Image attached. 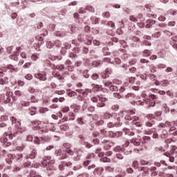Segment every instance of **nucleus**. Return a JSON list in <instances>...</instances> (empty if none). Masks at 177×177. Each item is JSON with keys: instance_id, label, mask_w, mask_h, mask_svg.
I'll use <instances>...</instances> for the list:
<instances>
[{"instance_id": "nucleus-1", "label": "nucleus", "mask_w": 177, "mask_h": 177, "mask_svg": "<svg viewBox=\"0 0 177 177\" xmlns=\"http://www.w3.org/2000/svg\"><path fill=\"white\" fill-rule=\"evenodd\" d=\"M10 121L12 124V125H15L16 129H17L15 133H4L3 136H9L10 139L13 140L15 138H17V139L20 140L21 138L19 136V133H23L24 131H26L24 129L21 127V123L20 121L17 120L16 118L15 117H11L10 118Z\"/></svg>"}, {"instance_id": "nucleus-2", "label": "nucleus", "mask_w": 177, "mask_h": 177, "mask_svg": "<svg viewBox=\"0 0 177 177\" xmlns=\"http://www.w3.org/2000/svg\"><path fill=\"white\" fill-rule=\"evenodd\" d=\"M32 124L35 125L33 127V129H35V131H39V133H43L44 132L46 133L48 132V131H55V125H53V124L52 123H49L48 124L46 127H41L38 125H41V122H38V121H33L32 122Z\"/></svg>"}, {"instance_id": "nucleus-3", "label": "nucleus", "mask_w": 177, "mask_h": 177, "mask_svg": "<svg viewBox=\"0 0 177 177\" xmlns=\"http://www.w3.org/2000/svg\"><path fill=\"white\" fill-rule=\"evenodd\" d=\"M73 165L72 162H62L59 165V170L63 171V176L66 177L68 176V175H73V171L70 170V168H71V166Z\"/></svg>"}, {"instance_id": "nucleus-4", "label": "nucleus", "mask_w": 177, "mask_h": 177, "mask_svg": "<svg viewBox=\"0 0 177 177\" xmlns=\"http://www.w3.org/2000/svg\"><path fill=\"white\" fill-rule=\"evenodd\" d=\"M91 100L93 101V103H96L97 107H104V106H106V102H107L108 100L103 96L97 95L95 97H91Z\"/></svg>"}, {"instance_id": "nucleus-5", "label": "nucleus", "mask_w": 177, "mask_h": 177, "mask_svg": "<svg viewBox=\"0 0 177 177\" xmlns=\"http://www.w3.org/2000/svg\"><path fill=\"white\" fill-rule=\"evenodd\" d=\"M133 168L138 169L140 172V175H138V177H140V175H142V176H147L149 169L145 167H139V162L137 160L133 162Z\"/></svg>"}, {"instance_id": "nucleus-6", "label": "nucleus", "mask_w": 177, "mask_h": 177, "mask_svg": "<svg viewBox=\"0 0 177 177\" xmlns=\"http://www.w3.org/2000/svg\"><path fill=\"white\" fill-rule=\"evenodd\" d=\"M129 20L131 21H133L134 23H138L140 28H145V24H143L145 18H143V15L140 14L137 16V17H135L134 16L131 15L129 17Z\"/></svg>"}, {"instance_id": "nucleus-7", "label": "nucleus", "mask_w": 177, "mask_h": 177, "mask_svg": "<svg viewBox=\"0 0 177 177\" xmlns=\"http://www.w3.org/2000/svg\"><path fill=\"white\" fill-rule=\"evenodd\" d=\"M124 115V112L121 111L118 114L117 113H113L112 118L111 121H112L115 127H121V117Z\"/></svg>"}, {"instance_id": "nucleus-8", "label": "nucleus", "mask_w": 177, "mask_h": 177, "mask_svg": "<svg viewBox=\"0 0 177 177\" xmlns=\"http://www.w3.org/2000/svg\"><path fill=\"white\" fill-rule=\"evenodd\" d=\"M96 153L97 154H98L99 157H102L104 162H110V158H107V156L110 157V156L113 154V152L109 151H107L106 154H104L102 152H100V150L98 149L96 151Z\"/></svg>"}, {"instance_id": "nucleus-9", "label": "nucleus", "mask_w": 177, "mask_h": 177, "mask_svg": "<svg viewBox=\"0 0 177 177\" xmlns=\"http://www.w3.org/2000/svg\"><path fill=\"white\" fill-rule=\"evenodd\" d=\"M129 146V141H127L124 145H123V147H121L120 146L116 147L114 148V150L117 151H124L127 155L131 154V150L130 151H126L127 147Z\"/></svg>"}, {"instance_id": "nucleus-10", "label": "nucleus", "mask_w": 177, "mask_h": 177, "mask_svg": "<svg viewBox=\"0 0 177 177\" xmlns=\"http://www.w3.org/2000/svg\"><path fill=\"white\" fill-rule=\"evenodd\" d=\"M41 164L44 167H48H48H53L55 160L52 159V157L48 156L41 162Z\"/></svg>"}, {"instance_id": "nucleus-11", "label": "nucleus", "mask_w": 177, "mask_h": 177, "mask_svg": "<svg viewBox=\"0 0 177 177\" xmlns=\"http://www.w3.org/2000/svg\"><path fill=\"white\" fill-rule=\"evenodd\" d=\"M35 78H37L40 81H46L48 77H46V72L41 71L35 74Z\"/></svg>"}, {"instance_id": "nucleus-12", "label": "nucleus", "mask_w": 177, "mask_h": 177, "mask_svg": "<svg viewBox=\"0 0 177 177\" xmlns=\"http://www.w3.org/2000/svg\"><path fill=\"white\" fill-rule=\"evenodd\" d=\"M50 140L49 138H44V137H35V142L37 145H41V143H45V142H48Z\"/></svg>"}, {"instance_id": "nucleus-13", "label": "nucleus", "mask_w": 177, "mask_h": 177, "mask_svg": "<svg viewBox=\"0 0 177 177\" xmlns=\"http://www.w3.org/2000/svg\"><path fill=\"white\" fill-rule=\"evenodd\" d=\"M55 154L56 156L61 157V160H64V158H66V151H62L60 149H58L55 151Z\"/></svg>"}, {"instance_id": "nucleus-14", "label": "nucleus", "mask_w": 177, "mask_h": 177, "mask_svg": "<svg viewBox=\"0 0 177 177\" xmlns=\"http://www.w3.org/2000/svg\"><path fill=\"white\" fill-rule=\"evenodd\" d=\"M102 82L104 84V86L106 88H110V86H111V85L113 84V82L107 79V77H103Z\"/></svg>"}, {"instance_id": "nucleus-15", "label": "nucleus", "mask_w": 177, "mask_h": 177, "mask_svg": "<svg viewBox=\"0 0 177 177\" xmlns=\"http://www.w3.org/2000/svg\"><path fill=\"white\" fill-rule=\"evenodd\" d=\"M110 74H111V68H106L105 71L102 73V78H109L110 77Z\"/></svg>"}, {"instance_id": "nucleus-16", "label": "nucleus", "mask_w": 177, "mask_h": 177, "mask_svg": "<svg viewBox=\"0 0 177 177\" xmlns=\"http://www.w3.org/2000/svg\"><path fill=\"white\" fill-rule=\"evenodd\" d=\"M145 104H147L150 107H154L156 106V101H152L150 99H147L144 101Z\"/></svg>"}, {"instance_id": "nucleus-17", "label": "nucleus", "mask_w": 177, "mask_h": 177, "mask_svg": "<svg viewBox=\"0 0 177 177\" xmlns=\"http://www.w3.org/2000/svg\"><path fill=\"white\" fill-rule=\"evenodd\" d=\"M147 24L146 25L144 26V27H145L146 28H150V27H151V26H153V24H156V21L153 20V19H148L147 21Z\"/></svg>"}, {"instance_id": "nucleus-18", "label": "nucleus", "mask_w": 177, "mask_h": 177, "mask_svg": "<svg viewBox=\"0 0 177 177\" xmlns=\"http://www.w3.org/2000/svg\"><path fill=\"white\" fill-rule=\"evenodd\" d=\"M28 91L30 92V93H35L36 96H38V95H41V91L39 89L30 88L28 89Z\"/></svg>"}, {"instance_id": "nucleus-19", "label": "nucleus", "mask_w": 177, "mask_h": 177, "mask_svg": "<svg viewBox=\"0 0 177 177\" xmlns=\"http://www.w3.org/2000/svg\"><path fill=\"white\" fill-rule=\"evenodd\" d=\"M110 135L111 136H112V138H120V136H122V132L118 131V132L114 133L113 131H111Z\"/></svg>"}, {"instance_id": "nucleus-20", "label": "nucleus", "mask_w": 177, "mask_h": 177, "mask_svg": "<svg viewBox=\"0 0 177 177\" xmlns=\"http://www.w3.org/2000/svg\"><path fill=\"white\" fill-rule=\"evenodd\" d=\"M131 142L134 145V146H139L140 145V139L139 138H134L131 140Z\"/></svg>"}, {"instance_id": "nucleus-21", "label": "nucleus", "mask_w": 177, "mask_h": 177, "mask_svg": "<svg viewBox=\"0 0 177 177\" xmlns=\"http://www.w3.org/2000/svg\"><path fill=\"white\" fill-rule=\"evenodd\" d=\"M161 164L162 165H165V167L168 165L167 164V162H165V160H161L160 162H155V167L160 168V167H161Z\"/></svg>"}, {"instance_id": "nucleus-22", "label": "nucleus", "mask_w": 177, "mask_h": 177, "mask_svg": "<svg viewBox=\"0 0 177 177\" xmlns=\"http://www.w3.org/2000/svg\"><path fill=\"white\" fill-rule=\"evenodd\" d=\"M102 143H104V149H110V147L111 146V145H113V143L110 142V141H104L102 142Z\"/></svg>"}, {"instance_id": "nucleus-23", "label": "nucleus", "mask_w": 177, "mask_h": 177, "mask_svg": "<svg viewBox=\"0 0 177 177\" xmlns=\"http://www.w3.org/2000/svg\"><path fill=\"white\" fill-rule=\"evenodd\" d=\"M92 24H97V23H99V20H100V19L96 17H93L91 18Z\"/></svg>"}, {"instance_id": "nucleus-24", "label": "nucleus", "mask_w": 177, "mask_h": 177, "mask_svg": "<svg viewBox=\"0 0 177 177\" xmlns=\"http://www.w3.org/2000/svg\"><path fill=\"white\" fill-rule=\"evenodd\" d=\"M109 89L112 92H118V86H115L114 84H112L111 86H110Z\"/></svg>"}, {"instance_id": "nucleus-25", "label": "nucleus", "mask_w": 177, "mask_h": 177, "mask_svg": "<svg viewBox=\"0 0 177 177\" xmlns=\"http://www.w3.org/2000/svg\"><path fill=\"white\" fill-rule=\"evenodd\" d=\"M35 157H37V151L33 149L32 151V153L29 156V158H31V160H34V158H35Z\"/></svg>"}, {"instance_id": "nucleus-26", "label": "nucleus", "mask_w": 177, "mask_h": 177, "mask_svg": "<svg viewBox=\"0 0 177 177\" xmlns=\"http://www.w3.org/2000/svg\"><path fill=\"white\" fill-rule=\"evenodd\" d=\"M124 132L126 135H129V136H133L135 135V133L133 131H131L129 129H125Z\"/></svg>"}, {"instance_id": "nucleus-27", "label": "nucleus", "mask_w": 177, "mask_h": 177, "mask_svg": "<svg viewBox=\"0 0 177 177\" xmlns=\"http://www.w3.org/2000/svg\"><path fill=\"white\" fill-rule=\"evenodd\" d=\"M104 169L102 167H99L98 169H95L94 171V174H97V175H102V172H103Z\"/></svg>"}, {"instance_id": "nucleus-28", "label": "nucleus", "mask_w": 177, "mask_h": 177, "mask_svg": "<svg viewBox=\"0 0 177 177\" xmlns=\"http://www.w3.org/2000/svg\"><path fill=\"white\" fill-rule=\"evenodd\" d=\"M124 112V111H123ZM124 114H125L124 120H127L128 121H132V116L131 115H129L128 112H124Z\"/></svg>"}, {"instance_id": "nucleus-29", "label": "nucleus", "mask_w": 177, "mask_h": 177, "mask_svg": "<svg viewBox=\"0 0 177 177\" xmlns=\"http://www.w3.org/2000/svg\"><path fill=\"white\" fill-rule=\"evenodd\" d=\"M104 118L105 120H111V118H113V114H110L109 113H106L104 115Z\"/></svg>"}, {"instance_id": "nucleus-30", "label": "nucleus", "mask_w": 177, "mask_h": 177, "mask_svg": "<svg viewBox=\"0 0 177 177\" xmlns=\"http://www.w3.org/2000/svg\"><path fill=\"white\" fill-rule=\"evenodd\" d=\"M7 67L12 73H16L17 71V68H15L12 65H8Z\"/></svg>"}, {"instance_id": "nucleus-31", "label": "nucleus", "mask_w": 177, "mask_h": 177, "mask_svg": "<svg viewBox=\"0 0 177 177\" xmlns=\"http://www.w3.org/2000/svg\"><path fill=\"white\" fill-rule=\"evenodd\" d=\"M68 95L70 96V97H73V96H77V93L75 91H73L71 90L68 91Z\"/></svg>"}, {"instance_id": "nucleus-32", "label": "nucleus", "mask_w": 177, "mask_h": 177, "mask_svg": "<svg viewBox=\"0 0 177 177\" xmlns=\"http://www.w3.org/2000/svg\"><path fill=\"white\" fill-rule=\"evenodd\" d=\"M161 85H162V86L167 87V86H168V85H169V81H168V80H162L161 82Z\"/></svg>"}, {"instance_id": "nucleus-33", "label": "nucleus", "mask_w": 177, "mask_h": 177, "mask_svg": "<svg viewBox=\"0 0 177 177\" xmlns=\"http://www.w3.org/2000/svg\"><path fill=\"white\" fill-rule=\"evenodd\" d=\"M55 77L56 78H57V80H59V81H62V82H64V77H63V75H60V74H55Z\"/></svg>"}, {"instance_id": "nucleus-34", "label": "nucleus", "mask_w": 177, "mask_h": 177, "mask_svg": "<svg viewBox=\"0 0 177 177\" xmlns=\"http://www.w3.org/2000/svg\"><path fill=\"white\" fill-rule=\"evenodd\" d=\"M153 38H160L161 37V32H157L153 34H152Z\"/></svg>"}, {"instance_id": "nucleus-35", "label": "nucleus", "mask_w": 177, "mask_h": 177, "mask_svg": "<svg viewBox=\"0 0 177 177\" xmlns=\"http://www.w3.org/2000/svg\"><path fill=\"white\" fill-rule=\"evenodd\" d=\"M36 113H37V108L36 107L32 108L30 109V115H35Z\"/></svg>"}, {"instance_id": "nucleus-36", "label": "nucleus", "mask_w": 177, "mask_h": 177, "mask_svg": "<svg viewBox=\"0 0 177 177\" xmlns=\"http://www.w3.org/2000/svg\"><path fill=\"white\" fill-rule=\"evenodd\" d=\"M55 45L51 41H47L46 46L48 49H52Z\"/></svg>"}, {"instance_id": "nucleus-37", "label": "nucleus", "mask_w": 177, "mask_h": 177, "mask_svg": "<svg viewBox=\"0 0 177 177\" xmlns=\"http://www.w3.org/2000/svg\"><path fill=\"white\" fill-rule=\"evenodd\" d=\"M108 26H109V27H111L113 30L115 28V24H114V22H113L112 21H108Z\"/></svg>"}, {"instance_id": "nucleus-38", "label": "nucleus", "mask_w": 177, "mask_h": 177, "mask_svg": "<svg viewBox=\"0 0 177 177\" xmlns=\"http://www.w3.org/2000/svg\"><path fill=\"white\" fill-rule=\"evenodd\" d=\"M86 10H88V12H95V8H93L91 6H86Z\"/></svg>"}, {"instance_id": "nucleus-39", "label": "nucleus", "mask_w": 177, "mask_h": 177, "mask_svg": "<svg viewBox=\"0 0 177 177\" xmlns=\"http://www.w3.org/2000/svg\"><path fill=\"white\" fill-rule=\"evenodd\" d=\"M89 71L88 70H85L83 71V75L84 78H89Z\"/></svg>"}, {"instance_id": "nucleus-40", "label": "nucleus", "mask_w": 177, "mask_h": 177, "mask_svg": "<svg viewBox=\"0 0 177 177\" xmlns=\"http://www.w3.org/2000/svg\"><path fill=\"white\" fill-rule=\"evenodd\" d=\"M150 140H151V138L150 136H144L142 143H146V142Z\"/></svg>"}, {"instance_id": "nucleus-41", "label": "nucleus", "mask_w": 177, "mask_h": 177, "mask_svg": "<svg viewBox=\"0 0 177 177\" xmlns=\"http://www.w3.org/2000/svg\"><path fill=\"white\" fill-rule=\"evenodd\" d=\"M136 104H137V106H144L145 105V101L142 100H137L136 102Z\"/></svg>"}, {"instance_id": "nucleus-42", "label": "nucleus", "mask_w": 177, "mask_h": 177, "mask_svg": "<svg viewBox=\"0 0 177 177\" xmlns=\"http://www.w3.org/2000/svg\"><path fill=\"white\" fill-rule=\"evenodd\" d=\"M21 106H23L24 107H28V106H30V102H26L25 101H21Z\"/></svg>"}, {"instance_id": "nucleus-43", "label": "nucleus", "mask_w": 177, "mask_h": 177, "mask_svg": "<svg viewBox=\"0 0 177 177\" xmlns=\"http://www.w3.org/2000/svg\"><path fill=\"white\" fill-rule=\"evenodd\" d=\"M32 75L28 73L25 76L26 80H28V81H31V80L32 79Z\"/></svg>"}, {"instance_id": "nucleus-44", "label": "nucleus", "mask_w": 177, "mask_h": 177, "mask_svg": "<svg viewBox=\"0 0 177 177\" xmlns=\"http://www.w3.org/2000/svg\"><path fill=\"white\" fill-rule=\"evenodd\" d=\"M30 102H31L32 103H37V102H38V100H37V98H35V96L32 95V96L30 97Z\"/></svg>"}, {"instance_id": "nucleus-45", "label": "nucleus", "mask_w": 177, "mask_h": 177, "mask_svg": "<svg viewBox=\"0 0 177 177\" xmlns=\"http://www.w3.org/2000/svg\"><path fill=\"white\" fill-rule=\"evenodd\" d=\"M77 122L79 124V125H84V120H82V118H79L77 120Z\"/></svg>"}, {"instance_id": "nucleus-46", "label": "nucleus", "mask_w": 177, "mask_h": 177, "mask_svg": "<svg viewBox=\"0 0 177 177\" xmlns=\"http://www.w3.org/2000/svg\"><path fill=\"white\" fill-rule=\"evenodd\" d=\"M131 41H133V42H139L140 39H139V37L134 36L131 38Z\"/></svg>"}, {"instance_id": "nucleus-47", "label": "nucleus", "mask_w": 177, "mask_h": 177, "mask_svg": "<svg viewBox=\"0 0 177 177\" xmlns=\"http://www.w3.org/2000/svg\"><path fill=\"white\" fill-rule=\"evenodd\" d=\"M39 111L41 113H46V111H49V109H48V108H41Z\"/></svg>"}, {"instance_id": "nucleus-48", "label": "nucleus", "mask_w": 177, "mask_h": 177, "mask_svg": "<svg viewBox=\"0 0 177 177\" xmlns=\"http://www.w3.org/2000/svg\"><path fill=\"white\" fill-rule=\"evenodd\" d=\"M140 165H147V164H149V162L145 160H140Z\"/></svg>"}, {"instance_id": "nucleus-49", "label": "nucleus", "mask_w": 177, "mask_h": 177, "mask_svg": "<svg viewBox=\"0 0 177 177\" xmlns=\"http://www.w3.org/2000/svg\"><path fill=\"white\" fill-rule=\"evenodd\" d=\"M143 55H144V56H146V57L150 56V50H144Z\"/></svg>"}, {"instance_id": "nucleus-50", "label": "nucleus", "mask_w": 177, "mask_h": 177, "mask_svg": "<svg viewBox=\"0 0 177 177\" xmlns=\"http://www.w3.org/2000/svg\"><path fill=\"white\" fill-rule=\"evenodd\" d=\"M143 45H145L146 46H150L151 45V43H150L149 41L144 40L142 41Z\"/></svg>"}, {"instance_id": "nucleus-51", "label": "nucleus", "mask_w": 177, "mask_h": 177, "mask_svg": "<svg viewBox=\"0 0 177 177\" xmlns=\"http://www.w3.org/2000/svg\"><path fill=\"white\" fill-rule=\"evenodd\" d=\"M25 84L26 83L24 82V81H22V80H19L17 82V84L19 85V86H24Z\"/></svg>"}, {"instance_id": "nucleus-52", "label": "nucleus", "mask_w": 177, "mask_h": 177, "mask_svg": "<svg viewBox=\"0 0 177 177\" xmlns=\"http://www.w3.org/2000/svg\"><path fill=\"white\" fill-rule=\"evenodd\" d=\"M60 129H62V131H67L68 129V127L66 125L62 124L60 126Z\"/></svg>"}, {"instance_id": "nucleus-53", "label": "nucleus", "mask_w": 177, "mask_h": 177, "mask_svg": "<svg viewBox=\"0 0 177 177\" xmlns=\"http://www.w3.org/2000/svg\"><path fill=\"white\" fill-rule=\"evenodd\" d=\"M105 171H106L107 172H113V169L111 167H105Z\"/></svg>"}, {"instance_id": "nucleus-54", "label": "nucleus", "mask_w": 177, "mask_h": 177, "mask_svg": "<svg viewBox=\"0 0 177 177\" xmlns=\"http://www.w3.org/2000/svg\"><path fill=\"white\" fill-rule=\"evenodd\" d=\"M91 78H93V80H98L99 75H97V73H94L92 75Z\"/></svg>"}, {"instance_id": "nucleus-55", "label": "nucleus", "mask_w": 177, "mask_h": 177, "mask_svg": "<svg viewBox=\"0 0 177 177\" xmlns=\"http://www.w3.org/2000/svg\"><path fill=\"white\" fill-rule=\"evenodd\" d=\"M89 175L86 173L80 174L77 176V177H88Z\"/></svg>"}, {"instance_id": "nucleus-56", "label": "nucleus", "mask_w": 177, "mask_h": 177, "mask_svg": "<svg viewBox=\"0 0 177 177\" xmlns=\"http://www.w3.org/2000/svg\"><path fill=\"white\" fill-rule=\"evenodd\" d=\"M126 171H127V174H133V169H132L131 167L127 168Z\"/></svg>"}, {"instance_id": "nucleus-57", "label": "nucleus", "mask_w": 177, "mask_h": 177, "mask_svg": "<svg viewBox=\"0 0 177 177\" xmlns=\"http://www.w3.org/2000/svg\"><path fill=\"white\" fill-rule=\"evenodd\" d=\"M103 17H105L106 19L109 18L110 17V12H106L102 15Z\"/></svg>"}, {"instance_id": "nucleus-58", "label": "nucleus", "mask_w": 177, "mask_h": 177, "mask_svg": "<svg viewBox=\"0 0 177 177\" xmlns=\"http://www.w3.org/2000/svg\"><path fill=\"white\" fill-rule=\"evenodd\" d=\"M119 91L120 92H125L126 91H128V88H127L125 86H121Z\"/></svg>"}, {"instance_id": "nucleus-59", "label": "nucleus", "mask_w": 177, "mask_h": 177, "mask_svg": "<svg viewBox=\"0 0 177 177\" xmlns=\"http://www.w3.org/2000/svg\"><path fill=\"white\" fill-rule=\"evenodd\" d=\"M23 160V154L18 155L17 161L18 162H20Z\"/></svg>"}, {"instance_id": "nucleus-60", "label": "nucleus", "mask_w": 177, "mask_h": 177, "mask_svg": "<svg viewBox=\"0 0 177 177\" xmlns=\"http://www.w3.org/2000/svg\"><path fill=\"white\" fill-rule=\"evenodd\" d=\"M147 118H148V120H151V118H156V115L149 114L147 116Z\"/></svg>"}, {"instance_id": "nucleus-61", "label": "nucleus", "mask_w": 177, "mask_h": 177, "mask_svg": "<svg viewBox=\"0 0 177 177\" xmlns=\"http://www.w3.org/2000/svg\"><path fill=\"white\" fill-rule=\"evenodd\" d=\"M91 164V160H86L84 162L83 165L84 167H88Z\"/></svg>"}, {"instance_id": "nucleus-62", "label": "nucleus", "mask_w": 177, "mask_h": 177, "mask_svg": "<svg viewBox=\"0 0 177 177\" xmlns=\"http://www.w3.org/2000/svg\"><path fill=\"white\" fill-rule=\"evenodd\" d=\"M169 15H172V16H176L177 10H171V11H169Z\"/></svg>"}, {"instance_id": "nucleus-63", "label": "nucleus", "mask_w": 177, "mask_h": 177, "mask_svg": "<svg viewBox=\"0 0 177 177\" xmlns=\"http://www.w3.org/2000/svg\"><path fill=\"white\" fill-rule=\"evenodd\" d=\"M1 141L5 145V143L8 142V138L5 137L3 138H1Z\"/></svg>"}, {"instance_id": "nucleus-64", "label": "nucleus", "mask_w": 177, "mask_h": 177, "mask_svg": "<svg viewBox=\"0 0 177 177\" xmlns=\"http://www.w3.org/2000/svg\"><path fill=\"white\" fill-rule=\"evenodd\" d=\"M32 60H34L35 62L38 59V55L34 54L32 55Z\"/></svg>"}]
</instances>
